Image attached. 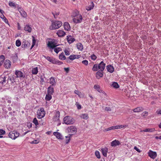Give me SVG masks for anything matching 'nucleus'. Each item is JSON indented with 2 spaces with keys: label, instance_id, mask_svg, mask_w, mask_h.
I'll list each match as a JSON object with an SVG mask.
<instances>
[{
  "label": "nucleus",
  "instance_id": "nucleus-1",
  "mask_svg": "<svg viewBox=\"0 0 161 161\" xmlns=\"http://www.w3.org/2000/svg\"><path fill=\"white\" fill-rule=\"evenodd\" d=\"M62 25V23L60 21L52 20L49 28L51 30L57 29L59 28Z\"/></svg>",
  "mask_w": 161,
  "mask_h": 161
},
{
  "label": "nucleus",
  "instance_id": "nucleus-2",
  "mask_svg": "<svg viewBox=\"0 0 161 161\" xmlns=\"http://www.w3.org/2000/svg\"><path fill=\"white\" fill-rule=\"evenodd\" d=\"M74 17L73 21L75 23H80L82 20V15L79 14L78 11L74 13L72 15Z\"/></svg>",
  "mask_w": 161,
  "mask_h": 161
},
{
  "label": "nucleus",
  "instance_id": "nucleus-3",
  "mask_svg": "<svg viewBox=\"0 0 161 161\" xmlns=\"http://www.w3.org/2000/svg\"><path fill=\"white\" fill-rule=\"evenodd\" d=\"M63 120L64 123L67 125L73 124L75 122L74 118L71 116H68L65 117Z\"/></svg>",
  "mask_w": 161,
  "mask_h": 161
},
{
  "label": "nucleus",
  "instance_id": "nucleus-4",
  "mask_svg": "<svg viewBox=\"0 0 161 161\" xmlns=\"http://www.w3.org/2000/svg\"><path fill=\"white\" fill-rule=\"evenodd\" d=\"M68 133L69 134V136H71L72 135L75 134L77 132L76 128L74 126H71L68 127L66 129Z\"/></svg>",
  "mask_w": 161,
  "mask_h": 161
},
{
  "label": "nucleus",
  "instance_id": "nucleus-5",
  "mask_svg": "<svg viewBox=\"0 0 161 161\" xmlns=\"http://www.w3.org/2000/svg\"><path fill=\"white\" fill-rule=\"evenodd\" d=\"M45 112L43 108H39L37 111V118L39 119H41L44 117L45 115Z\"/></svg>",
  "mask_w": 161,
  "mask_h": 161
},
{
  "label": "nucleus",
  "instance_id": "nucleus-6",
  "mask_svg": "<svg viewBox=\"0 0 161 161\" xmlns=\"http://www.w3.org/2000/svg\"><path fill=\"white\" fill-rule=\"evenodd\" d=\"M45 58L49 61L51 62L53 64H58L59 65H61L63 64L62 62L59 61L58 60H56L54 58H51L49 56H45Z\"/></svg>",
  "mask_w": 161,
  "mask_h": 161
},
{
  "label": "nucleus",
  "instance_id": "nucleus-7",
  "mask_svg": "<svg viewBox=\"0 0 161 161\" xmlns=\"http://www.w3.org/2000/svg\"><path fill=\"white\" fill-rule=\"evenodd\" d=\"M19 136V133L16 131L10 132L8 134L9 137L12 139L14 140Z\"/></svg>",
  "mask_w": 161,
  "mask_h": 161
},
{
  "label": "nucleus",
  "instance_id": "nucleus-8",
  "mask_svg": "<svg viewBox=\"0 0 161 161\" xmlns=\"http://www.w3.org/2000/svg\"><path fill=\"white\" fill-rule=\"evenodd\" d=\"M47 46L50 48L53 49L55 47L57 46L54 40H51L49 41L47 44Z\"/></svg>",
  "mask_w": 161,
  "mask_h": 161
},
{
  "label": "nucleus",
  "instance_id": "nucleus-9",
  "mask_svg": "<svg viewBox=\"0 0 161 161\" xmlns=\"http://www.w3.org/2000/svg\"><path fill=\"white\" fill-rule=\"evenodd\" d=\"M124 127L123 125H118L116 126H113L108 128L105 129L104 130L105 131H108L112 130L117 129H120L123 128Z\"/></svg>",
  "mask_w": 161,
  "mask_h": 161
},
{
  "label": "nucleus",
  "instance_id": "nucleus-10",
  "mask_svg": "<svg viewBox=\"0 0 161 161\" xmlns=\"http://www.w3.org/2000/svg\"><path fill=\"white\" fill-rule=\"evenodd\" d=\"M15 74L16 75V77L17 78H24L25 77V74L19 70H16Z\"/></svg>",
  "mask_w": 161,
  "mask_h": 161
},
{
  "label": "nucleus",
  "instance_id": "nucleus-11",
  "mask_svg": "<svg viewBox=\"0 0 161 161\" xmlns=\"http://www.w3.org/2000/svg\"><path fill=\"white\" fill-rule=\"evenodd\" d=\"M148 156L151 158L154 159L157 157V154L156 152H153L152 150H149L148 152Z\"/></svg>",
  "mask_w": 161,
  "mask_h": 161
},
{
  "label": "nucleus",
  "instance_id": "nucleus-12",
  "mask_svg": "<svg viewBox=\"0 0 161 161\" xmlns=\"http://www.w3.org/2000/svg\"><path fill=\"white\" fill-rule=\"evenodd\" d=\"M59 117H60V113L59 111H56L55 115L53 117V120L56 121H58L59 119Z\"/></svg>",
  "mask_w": 161,
  "mask_h": 161
},
{
  "label": "nucleus",
  "instance_id": "nucleus-13",
  "mask_svg": "<svg viewBox=\"0 0 161 161\" xmlns=\"http://www.w3.org/2000/svg\"><path fill=\"white\" fill-rule=\"evenodd\" d=\"M11 63L9 60H6L4 63V67L7 69L10 68L11 66Z\"/></svg>",
  "mask_w": 161,
  "mask_h": 161
},
{
  "label": "nucleus",
  "instance_id": "nucleus-14",
  "mask_svg": "<svg viewBox=\"0 0 161 161\" xmlns=\"http://www.w3.org/2000/svg\"><path fill=\"white\" fill-rule=\"evenodd\" d=\"M57 35L58 37H64L66 34L65 32L63 30H59L56 32Z\"/></svg>",
  "mask_w": 161,
  "mask_h": 161
},
{
  "label": "nucleus",
  "instance_id": "nucleus-15",
  "mask_svg": "<svg viewBox=\"0 0 161 161\" xmlns=\"http://www.w3.org/2000/svg\"><path fill=\"white\" fill-rule=\"evenodd\" d=\"M105 64L103 61H101L98 65V68L100 70L103 71L105 67Z\"/></svg>",
  "mask_w": 161,
  "mask_h": 161
},
{
  "label": "nucleus",
  "instance_id": "nucleus-16",
  "mask_svg": "<svg viewBox=\"0 0 161 161\" xmlns=\"http://www.w3.org/2000/svg\"><path fill=\"white\" fill-rule=\"evenodd\" d=\"M103 71L99 70L96 73V77L97 79H99L100 78L103 77Z\"/></svg>",
  "mask_w": 161,
  "mask_h": 161
},
{
  "label": "nucleus",
  "instance_id": "nucleus-17",
  "mask_svg": "<svg viewBox=\"0 0 161 161\" xmlns=\"http://www.w3.org/2000/svg\"><path fill=\"white\" fill-rule=\"evenodd\" d=\"M103 155V156L106 157L107 156V153L108 152V149L106 147L102 148H101V150Z\"/></svg>",
  "mask_w": 161,
  "mask_h": 161
},
{
  "label": "nucleus",
  "instance_id": "nucleus-18",
  "mask_svg": "<svg viewBox=\"0 0 161 161\" xmlns=\"http://www.w3.org/2000/svg\"><path fill=\"white\" fill-rule=\"evenodd\" d=\"M120 143L118 140H115L113 141L111 143V146L112 147H115L119 145Z\"/></svg>",
  "mask_w": 161,
  "mask_h": 161
},
{
  "label": "nucleus",
  "instance_id": "nucleus-19",
  "mask_svg": "<svg viewBox=\"0 0 161 161\" xmlns=\"http://www.w3.org/2000/svg\"><path fill=\"white\" fill-rule=\"evenodd\" d=\"M106 69L107 71L111 73H113L114 71V67L111 65H108L106 66Z\"/></svg>",
  "mask_w": 161,
  "mask_h": 161
},
{
  "label": "nucleus",
  "instance_id": "nucleus-20",
  "mask_svg": "<svg viewBox=\"0 0 161 161\" xmlns=\"http://www.w3.org/2000/svg\"><path fill=\"white\" fill-rule=\"evenodd\" d=\"M53 134L58 139H62L63 138L62 135L60 133L55 132H53Z\"/></svg>",
  "mask_w": 161,
  "mask_h": 161
},
{
  "label": "nucleus",
  "instance_id": "nucleus-21",
  "mask_svg": "<svg viewBox=\"0 0 161 161\" xmlns=\"http://www.w3.org/2000/svg\"><path fill=\"white\" fill-rule=\"evenodd\" d=\"M67 39L68 42L69 44L72 43L75 41V39L71 36H67Z\"/></svg>",
  "mask_w": 161,
  "mask_h": 161
},
{
  "label": "nucleus",
  "instance_id": "nucleus-22",
  "mask_svg": "<svg viewBox=\"0 0 161 161\" xmlns=\"http://www.w3.org/2000/svg\"><path fill=\"white\" fill-rule=\"evenodd\" d=\"M6 77L3 75H1L0 76V83L4 84L6 82Z\"/></svg>",
  "mask_w": 161,
  "mask_h": 161
},
{
  "label": "nucleus",
  "instance_id": "nucleus-23",
  "mask_svg": "<svg viewBox=\"0 0 161 161\" xmlns=\"http://www.w3.org/2000/svg\"><path fill=\"white\" fill-rule=\"evenodd\" d=\"M101 91V93L100 94V96L102 97V100H105L108 98V97L106 94L104 92Z\"/></svg>",
  "mask_w": 161,
  "mask_h": 161
},
{
  "label": "nucleus",
  "instance_id": "nucleus-24",
  "mask_svg": "<svg viewBox=\"0 0 161 161\" xmlns=\"http://www.w3.org/2000/svg\"><path fill=\"white\" fill-rule=\"evenodd\" d=\"M54 92L53 88L51 86H50L47 88V93L53 95Z\"/></svg>",
  "mask_w": 161,
  "mask_h": 161
},
{
  "label": "nucleus",
  "instance_id": "nucleus-25",
  "mask_svg": "<svg viewBox=\"0 0 161 161\" xmlns=\"http://www.w3.org/2000/svg\"><path fill=\"white\" fill-rule=\"evenodd\" d=\"M24 30L26 31H27L28 32H31L32 31V28L29 25H26L24 27Z\"/></svg>",
  "mask_w": 161,
  "mask_h": 161
},
{
  "label": "nucleus",
  "instance_id": "nucleus-26",
  "mask_svg": "<svg viewBox=\"0 0 161 161\" xmlns=\"http://www.w3.org/2000/svg\"><path fill=\"white\" fill-rule=\"evenodd\" d=\"M64 28L65 30L69 31L70 29V26L69 23L67 22H65L64 23Z\"/></svg>",
  "mask_w": 161,
  "mask_h": 161
},
{
  "label": "nucleus",
  "instance_id": "nucleus-27",
  "mask_svg": "<svg viewBox=\"0 0 161 161\" xmlns=\"http://www.w3.org/2000/svg\"><path fill=\"white\" fill-rule=\"evenodd\" d=\"M80 117L85 119H87L89 118L88 114H82L80 115Z\"/></svg>",
  "mask_w": 161,
  "mask_h": 161
},
{
  "label": "nucleus",
  "instance_id": "nucleus-28",
  "mask_svg": "<svg viewBox=\"0 0 161 161\" xmlns=\"http://www.w3.org/2000/svg\"><path fill=\"white\" fill-rule=\"evenodd\" d=\"M30 45V44L27 41L23 42L22 45V47L23 48H26L28 47Z\"/></svg>",
  "mask_w": 161,
  "mask_h": 161
},
{
  "label": "nucleus",
  "instance_id": "nucleus-29",
  "mask_svg": "<svg viewBox=\"0 0 161 161\" xmlns=\"http://www.w3.org/2000/svg\"><path fill=\"white\" fill-rule=\"evenodd\" d=\"M21 15L24 18H26L27 15L26 13L23 10L20 9L19 11Z\"/></svg>",
  "mask_w": 161,
  "mask_h": 161
},
{
  "label": "nucleus",
  "instance_id": "nucleus-30",
  "mask_svg": "<svg viewBox=\"0 0 161 161\" xmlns=\"http://www.w3.org/2000/svg\"><path fill=\"white\" fill-rule=\"evenodd\" d=\"M80 55H71L69 56V58L70 59L73 60L76 58H79Z\"/></svg>",
  "mask_w": 161,
  "mask_h": 161
},
{
  "label": "nucleus",
  "instance_id": "nucleus-31",
  "mask_svg": "<svg viewBox=\"0 0 161 161\" xmlns=\"http://www.w3.org/2000/svg\"><path fill=\"white\" fill-rule=\"evenodd\" d=\"M143 108L141 107H138L133 109V111L134 112H139L143 110Z\"/></svg>",
  "mask_w": 161,
  "mask_h": 161
},
{
  "label": "nucleus",
  "instance_id": "nucleus-32",
  "mask_svg": "<svg viewBox=\"0 0 161 161\" xmlns=\"http://www.w3.org/2000/svg\"><path fill=\"white\" fill-rule=\"evenodd\" d=\"M144 132H153L155 131V129L153 128H146L143 130Z\"/></svg>",
  "mask_w": 161,
  "mask_h": 161
},
{
  "label": "nucleus",
  "instance_id": "nucleus-33",
  "mask_svg": "<svg viewBox=\"0 0 161 161\" xmlns=\"http://www.w3.org/2000/svg\"><path fill=\"white\" fill-rule=\"evenodd\" d=\"M76 46L77 49L80 51H82L83 49V45L80 43H77L76 44Z\"/></svg>",
  "mask_w": 161,
  "mask_h": 161
},
{
  "label": "nucleus",
  "instance_id": "nucleus-34",
  "mask_svg": "<svg viewBox=\"0 0 161 161\" xmlns=\"http://www.w3.org/2000/svg\"><path fill=\"white\" fill-rule=\"evenodd\" d=\"M49 82L52 86L55 85L56 84V82L54 78L51 77L50 79Z\"/></svg>",
  "mask_w": 161,
  "mask_h": 161
},
{
  "label": "nucleus",
  "instance_id": "nucleus-35",
  "mask_svg": "<svg viewBox=\"0 0 161 161\" xmlns=\"http://www.w3.org/2000/svg\"><path fill=\"white\" fill-rule=\"evenodd\" d=\"M37 67H36L32 69V73L33 75H36L38 72Z\"/></svg>",
  "mask_w": 161,
  "mask_h": 161
},
{
  "label": "nucleus",
  "instance_id": "nucleus-36",
  "mask_svg": "<svg viewBox=\"0 0 161 161\" xmlns=\"http://www.w3.org/2000/svg\"><path fill=\"white\" fill-rule=\"evenodd\" d=\"M111 86L115 88H118L119 87V86L117 82H112Z\"/></svg>",
  "mask_w": 161,
  "mask_h": 161
},
{
  "label": "nucleus",
  "instance_id": "nucleus-37",
  "mask_svg": "<svg viewBox=\"0 0 161 161\" xmlns=\"http://www.w3.org/2000/svg\"><path fill=\"white\" fill-rule=\"evenodd\" d=\"M2 14L0 15V17L3 19V21L6 23L8 24V19H6V18L5 17V16L3 14Z\"/></svg>",
  "mask_w": 161,
  "mask_h": 161
},
{
  "label": "nucleus",
  "instance_id": "nucleus-38",
  "mask_svg": "<svg viewBox=\"0 0 161 161\" xmlns=\"http://www.w3.org/2000/svg\"><path fill=\"white\" fill-rule=\"evenodd\" d=\"M75 93L78 96L80 97H83V95L78 90H75L74 91Z\"/></svg>",
  "mask_w": 161,
  "mask_h": 161
},
{
  "label": "nucleus",
  "instance_id": "nucleus-39",
  "mask_svg": "<svg viewBox=\"0 0 161 161\" xmlns=\"http://www.w3.org/2000/svg\"><path fill=\"white\" fill-rule=\"evenodd\" d=\"M5 60L4 56L1 55L0 56V66L1 65Z\"/></svg>",
  "mask_w": 161,
  "mask_h": 161
},
{
  "label": "nucleus",
  "instance_id": "nucleus-40",
  "mask_svg": "<svg viewBox=\"0 0 161 161\" xmlns=\"http://www.w3.org/2000/svg\"><path fill=\"white\" fill-rule=\"evenodd\" d=\"M51 95H51V94L47 93L46 95V97H45V99L47 101H50L51 99V98H52Z\"/></svg>",
  "mask_w": 161,
  "mask_h": 161
},
{
  "label": "nucleus",
  "instance_id": "nucleus-41",
  "mask_svg": "<svg viewBox=\"0 0 161 161\" xmlns=\"http://www.w3.org/2000/svg\"><path fill=\"white\" fill-rule=\"evenodd\" d=\"M53 49L54 51L57 53H58L59 52L62 50L61 48L60 47H55Z\"/></svg>",
  "mask_w": 161,
  "mask_h": 161
},
{
  "label": "nucleus",
  "instance_id": "nucleus-42",
  "mask_svg": "<svg viewBox=\"0 0 161 161\" xmlns=\"http://www.w3.org/2000/svg\"><path fill=\"white\" fill-rule=\"evenodd\" d=\"M52 14L53 15L55 19H57L58 16L59 14V12H52Z\"/></svg>",
  "mask_w": 161,
  "mask_h": 161
},
{
  "label": "nucleus",
  "instance_id": "nucleus-43",
  "mask_svg": "<svg viewBox=\"0 0 161 161\" xmlns=\"http://www.w3.org/2000/svg\"><path fill=\"white\" fill-rule=\"evenodd\" d=\"M59 58L61 60H64L65 59V56L63 53H62L59 56Z\"/></svg>",
  "mask_w": 161,
  "mask_h": 161
},
{
  "label": "nucleus",
  "instance_id": "nucleus-44",
  "mask_svg": "<svg viewBox=\"0 0 161 161\" xmlns=\"http://www.w3.org/2000/svg\"><path fill=\"white\" fill-rule=\"evenodd\" d=\"M9 5L12 7L15 8L16 7V4L13 2H9Z\"/></svg>",
  "mask_w": 161,
  "mask_h": 161
},
{
  "label": "nucleus",
  "instance_id": "nucleus-45",
  "mask_svg": "<svg viewBox=\"0 0 161 161\" xmlns=\"http://www.w3.org/2000/svg\"><path fill=\"white\" fill-rule=\"evenodd\" d=\"M98 65L97 64H95L92 68V70L94 71H97L98 70Z\"/></svg>",
  "mask_w": 161,
  "mask_h": 161
},
{
  "label": "nucleus",
  "instance_id": "nucleus-46",
  "mask_svg": "<svg viewBox=\"0 0 161 161\" xmlns=\"http://www.w3.org/2000/svg\"><path fill=\"white\" fill-rule=\"evenodd\" d=\"M32 37L33 38L32 43V46H31V49L34 46V45L35 44V43H36V41L35 40V39L34 37V36H32Z\"/></svg>",
  "mask_w": 161,
  "mask_h": 161
},
{
  "label": "nucleus",
  "instance_id": "nucleus-47",
  "mask_svg": "<svg viewBox=\"0 0 161 161\" xmlns=\"http://www.w3.org/2000/svg\"><path fill=\"white\" fill-rule=\"evenodd\" d=\"M95 89L97 90L98 92H101V90H100L99 86L98 85H95L94 86Z\"/></svg>",
  "mask_w": 161,
  "mask_h": 161
},
{
  "label": "nucleus",
  "instance_id": "nucleus-48",
  "mask_svg": "<svg viewBox=\"0 0 161 161\" xmlns=\"http://www.w3.org/2000/svg\"><path fill=\"white\" fill-rule=\"evenodd\" d=\"M21 44V42H20V41L19 40H17L16 41V45L17 46V47H19L20 46Z\"/></svg>",
  "mask_w": 161,
  "mask_h": 161
},
{
  "label": "nucleus",
  "instance_id": "nucleus-49",
  "mask_svg": "<svg viewBox=\"0 0 161 161\" xmlns=\"http://www.w3.org/2000/svg\"><path fill=\"white\" fill-rule=\"evenodd\" d=\"M33 122L35 125H38V121L36 118H35L34 119Z\"/></svg>",
  "mask_w": 161,
  "mask_h": 161
},
{
  "label": "nucleus",
  "instance_id": "nucleus-50",
  "mask_svg": "<svg viewBox=\"0 0 161 161\" xmlns=\"http://www.w3.org/2000/svg\"><path fill=\"white\" fill-rule=\"evenodd\" d=\"M71 136H69L68 135V136H65L66 138V143H68L69 142L70 140V138Z\"/></svg>",
  "mask_w": 161,
  "mask_h": 161
},
{
  "label": "nucleus",
  "instance_id": "nucleus-51",
  "mask_svg": "<svg viewBox=\"0 0 161 161\" xmlns=\"http://www.w3.org/2000/svg\"><path fill=\"white\" fill-rule=\"evenodd\" d=\"M95 154L96 156L98 158H100V155L99 152L98 151H96L95 152Z\"/></svg>",
  "mask_w": 161,
  "mask_h": 161
},
{
  "label": "nucleus",
  "instance_id": "nucleus-52",
  "mask_svg": "<svg viewBox=\"0 0 161 161\" xmlns=\"http://www.w3.org/2000/svg\"><path fill=\"white\" fill-rule=\"evenodd\" d=\"M94 7L93 6V4L92 3V5L91 6H90L86 8V10H90L93 9V8Z\"/></svg>",
  "mask_w": 161,
  "mask_h": 161
},
{
  "label": "nucleus",
  "instance_id": "nucleus-53",
  "mask_svg": "<svg viewBox=\"0 0 161 161\" xmlns=\"http://www.w3.org/2000/svg\"><path fill=\"white\" fill-rule=\"evenodd\" d=\"M5 133V131L4 130L2 129H0V135H3Z\"/></svg>",
  "mask_w": 161,
  "mask_h": 161
},
{
  "label": "nucleus",
  "instance_id": "nucleus-54",
  "mask_svg": "<svg viewBox=\"0 0 161 161\" xmlns=\"http://www.w3.org/2000/svg\"><path fill=\"white\" fill-rule=\"evenodd\" d=\"M65 54L66 55H69L70 54L69 51L67 49H65L64 50Z\"/></svg>",
  "mask_w": 161,
  "mask_h": 161
},
{
  "label": "nucleus",
  "instance_id": "nucleus-55",
  "mask_svg": "<svg viewBox=\"0 0 161 161\" xmlns=\"http://www.w3.org/2000/svg\"><path fill=\"white\" fill-rule=\"evenodd\" d=\"M91 57L92 59L93 60H95L97 58V57L94 54H93L91 56Z\"/></svg>",
  "mask_w": 161,
  "mask_h": 161
},
{
  "label": "nucleus",
  "instance_id": "nucleus-56",
  "mask_svg": "<svg viewBox=\"0 0 161 161\" xmlns=\"http://www.w3.org/2000/svg\"><path fill=\"white\" fill-rule=\"evenodd\" d=\"M82 63L85 65H87L88 64V62L87 60H84L82 61Z\"/></svg>",
  "mask_w": 161,
  "mask_h": 161
},
{
  "label": "nucleus",
  "instance_id": "nucleus-57",
  "mask_svg": "<svg viewBox=\"0 0 161 161\" xmlns=\"http://www.w3.org/2000/svg\"><path fill=\"white\" fill-rule=\"evenodd\" d=\"M8 79L11 81L12 83H13L14 82V77H9Z\"/></svg>",
  "mask_w": 161,
  "mask_h": 161
},
{
  "label": "nucleus",
  "instance_id": "nucleus-58",
  "mask_svg": "<svg viewBox=\"0 0 161 161\" xmlns=\"http://www.w3.org/2000/svg\"><path fill=\"white\" fill-rule=\"evenodd\" d=\"M76 104L78 109H79L81 108V106L78 103H76Z\"/></svg>",
  "mask_w": 161,
  "mask_h": 161
},
{
  "label": "nucleus",
  "instance_id": "nucleus-59",
  "mask_svg": "<svg viewBox=\"0 0 161 161\" xmlns=\"http://www.w3.org/2000/svg\"><path fill=\"white\" fill-rule=\"evenodd\" d=\"M142 115L143 116H146L148 115V112L146 111L142 113Z\"/></svg>",
  "mask_w": 161,
  "mask_h": 161
},
{
  "label": "nucleus",
  "instance_id": "nucleus-60",
  "mask_svg": "<svg viewBox=\"0 0 161 161\" xmlns=\"http://www.w3.org/2000/svg\"><path fill=\"white\" fill-rule=\"evenodd\" d=\"M105 110L107 111H111V108L109 107H105Z\"/></svg>",
  "mask_w": 161,
  "mask_h": 161
},
{
  "label": "nucleus",
  "instance_id": "nucleus-61",
  "mask_svg": "<svg viewBox=\"0 0 161 161\" xmlns=\"http://www.w3.org/2000/svg\"><path fill=\"white\" fill-rule=\"evenodd\" d=\"M64 70L68 73L69 71V69L68 68H64Z\"/></svg>",
  "mask_w": 161,
  "mask_h": 161
},
{
  "label": "nucleus",
  "instance_id": "nucleus-62",
  "mask_svg": "<svg viewBox=\"0 0 161 161\" xmlns=\"http://www.w3.org/2000/svg\"><path fill=\"white\" fill-rule=\"evenodd\" d=\"M134 149L136 150L138 152H140V150L138 148H137V147H136V146H135L134 147Z\"/></svg>",
  "mask_w": 161,
  "mask_h": 161
},
{
  "label": "nucleus",
  "instance_id": "nucleus-63",
  "mask_svg": "<svg viewBox=\"0 0 161 161\" xmlns=\"http://www.w3.org/2000/svg\"><path fill=\"white\" fill-rule=\"evenodd\" d=\"M156 113L158 114H161V109L159 110H158L156 111Z\"/></svg>",
  "mask_w": 161,
  "mask_h": 161
},
{
  "label": "nucleus",
  "instance_id": "nucleus-64",
  "mask_svg": "<svg viewBox=\"0 0 161 161\" xmlns=\"http://www.w3.org/2000/svg\"><path fill=\"white\" fill-rule=\"evenodd\" d=\"M38 143L37 141L35 140L32 142V143L34 144H36Z\"/></svg>",
  "mask_w": 161,
  "mask_h": 161
}]
</instances>
